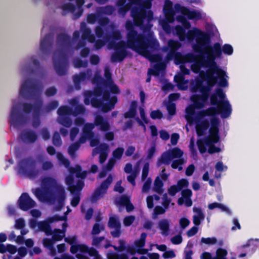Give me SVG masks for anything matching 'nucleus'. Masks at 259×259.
Listing matches in <instances>:
<instances>
[{
	"label": "nucleus",
	"mask_w": 259,
	"mask_h": 259,
	"mask_svg": "<svg viewBox=\"0 0 259 259\" xmlns=\"http://www.w3.org/2000/svg\"><path fill=\"white\" fill-rule=\"evenodd\" d=\"M132 13V17L137 26L140 27L144 33H138L137 31L127 33L126 44L127 48L140 53L147 46L154 48L155 42L154 33L151 29L153 26L152 20L142 19L139 15L138 10L135 9Z\"/></svg>",
	"instance_id": "1"
},
{
	"label": "nucleus",
	"mask_w": 259,
	"mask_h": 259,
	"mask_svg": "<svg viewBox=\"0 0 259 259\" xmlns=\"http://www.w3.org/2000/svg\"><path fill=\"white\" fill-rule=\"evenodd\" d=\"M226 95L221 88L215 89L214 93L209 96L210 104L215 107H210L205 110L198 112L195 116L196 121H199L205 116L216 117L217 114H221L222 118H226L230 116L232 113V108L229 102L225 100Z\"/></svg>",
	"instance_id": "2"
},
{
	"label": "nucleus",
	"mask_w": 259,
	"mask_h": 259,
	"mask_svg": "<svg viewBox=\"0 0 259 259\" xmlns=\"http://www.w3.org/2000/svg\"><path fill=\"white\" fill-rule=\"evenodd\" d=\"M42 86L36 80L31 79L25 80L21 84L19 94L27 100H35L36 103L32 104L29 103L22 104V110L25 114H30L33 111L35 113L37 107L40 106L41 110L43 102L40 98Z\"/></svg>",
	"instance_id": "3"
},
{
	"label": "nucleus",
	"mask_w": 259,
	"mask_h": 259,
	"mask_svg": "<svg viewBox=\"0 0 259 259\" xmlns=\"http://www.w3.org/2000/svg\"><path fill=\"white\" fill-rule=\"evenodd\" d=\"M57 44L61 48L53 55V61L55 70L59 76L66 74L69 65L67 50L72 47L70 37L66 33H59L57 36Z\"/></svg>",
	"instance_id": "4"
},
{
	"label": "nucleus",
	"mask_w": 259,
	"mask_h": 259,
	"mask_svg": "<svg viewBox=\"0 0 259 259\" xmlns=\"http://www.w3.org/2000/svg\"><path fill=\"white\" fill-rule=\"evenodd\" d=\"M207 62L210 65V68L207 69L206 72H201V74H203L205 79L207 82L210 84L211 90L212 88L218 82L220 87L225 88L228 87V82L227 78L228 76L226 72L221 68L214 61V58L212 59H208Z\"/></svg>",
	"instance_id": "5"
},
{
	"label": "nucleus",
	"mask_w": 259,
	"mask_h": 259,
	"mask_svg": "<svg viewBox=\"0 0 259 259\" xmlns=\"http://www.w3.org/2000/svg\"><path fill=\"white\" fill-rule=\"evenodd\" d=\"M207 85H203L202 80L198 79L195 83L191 84V90L193 93L199 92L201 94H195L191 96V100L196 109L203 108L207 103L211 92L210 84L207 82Z\"/></svg>",
	"instance_id": "6"
},
{
	"label": "nucleus",
	"mask_w": 259,
	"mask_h": 259,
	"mask_svg": "<svg viewBox=\"0 0 259 259\" xmlns=\"http://www.w3.org/2000/svg\"><path fill=\"white\" fill-rule=\"evenodd\" d=\"M186 38L189 41L196 38V43L193 46V50L195 53L202 56L204 54V50L209 49L208 46L210 42L209 35L196 27L188 31Z\"/></svg>",
	"instance_id": "7"
},
{
	"label": "nucleus",
	"mask_w": 259,
	"mask_h": 259,
	"mask_svg": "<svg viewBox=\"0 0 259 259\" xmlns=\"http://www.w3.org/2000/svg\"><path fill=\"white\" fill-rule=\"evenodd\" d=\"M211 126L209 128V137H206L204 139H198L197 141V145L200 153L203 154L206 151V146L212 144L217 143L220 140L219 136V124L220 120L217 117L210 119Z\"/></svg>",
	"instance_id": "8"
},
{
	"label": "nucleus",
	"mask_w": 259,
	"mask_h": 259,
	"mask_svg": "<svg viewBox=\"0 0 259 259\" xmlns=\"http://www.w3.org/2000/svg\"><path fill=\"white\" fill-rule=\"evenodd\" d=\"M37 161L31 157H28L20 160L18 163V171L20 175L29 178L30 179L36 178L40 170L36 167Z\"/></svg>",
	"instance_id": "9"
},
{
	"label": "nucleus",
	"mask_w": 259,
	"mask_h": 259,
	"mask_svg": "<svg viewBox=\"0 0 259 259\" xmlns=\"http://www.w3.org/2000/svg\"><path fill=\"white\" fill-rule=\"evenodd\" d=\"M209 49L204 50V54L207 55L206 59L204 57L194 62L192 65V70L195 73H198L201 67L210 68V65L207 62L208 59H212L214 58L215 60L216 56H220L221 54V50L220 45L218 42L214 44L213 46H208Z\"/></svg>",
	"instance_id": "10"
},
{
	"label": "nucleus",
	"mask_w": 259,
	"mask_h": 259,
	"mask_svg": "<svg viewBox=\"0 0 259 259\" xmlns=\"http://www.w3.org/2000/svg\"><path fill=\"white\" fill-rule=\"evenodd\" d=\"M110 98V92L107 90H104L101 85L96 86L93 91H87L84 93V103L86 105L91 104L95 100H103V101H108Z\"/></svg>",
	"instance_id": "11"
},
{
	"label": "nucleus",
	"mask_w": 259,
	"mask_h": 259,
	"mask_svg": "<svg viewBox=\"0 0 259 259\" xmlns=\"http://www.w3.org/2000/svg\"><path fill=\"white\" fill-rule=\"evenodd\" d=\"M42 183L55 191L58 203V209L60 210L64 206V201L66 199V193L64 187L59 185L57 181L51 177L45 178L42 180Z\"/></svg>",
	"instance_id": "12"
},
{
	"label": "nucleus",
	"mask_w": 259,
	"mask_h": 259,
	"mask_svg": "<svg viewBox=\"0 0 259 259\" xmlns=\"http://www.w3.org/2000/svg\"><path fill=\"white\" fill-rule=\"evenodd\" d=\"M109 46L110 48L114 50V52L111 56L112 62H121L127 56L128 52L126 49L128 48L125 41L120 40L116 42L114 41H111L109 42Z\"/></svg>",
	"instance_id": "13"
},
{
	"label": "nucleus",
	"mask_w": 259,
	"mask_h": 259,
	"mask_svg": "<svg viewBox=\"0 0 259 259\" xmlns=\"http://www.w3.org/2000/svg\"><path fill=\"white\" fill-rule=\"evenodd\" d=\"M132 4L138 5L139 7H133L131 10V16L132 17L133 11L135 9L138 10L139 15L142 16V19H148L149 20H153V13L152 11H146L151 7V0H129Z\"/></svg>",
	"instance_id": "14"
},
{
	"label": "nucleus",
	"mask_w": 259,
	"mask_h": 259,
	"mask_svg": "<svg viewBox=\"0 0 259 259\" xmlns=\"http://www.w3.org/2000/svg\"><path fill=\"white\" fill-rule=\"evenodd\" d=\"M113 178L111 175H109L107 178L103 181L100 186L96 188L90 197V201L92 203H96L101 198H103L112 183Z\"/></svg>",
	"instance_id": "15"
},
{
	"label": "nucleus",
	"mask_w": 259,
	"mask_h": 259,
	"mask_svg": "<svg viewBox=\"0 0 259 259\" xmlns=\"http://www.w3.org/2000/svg\"><path fill=\"white\" fill-rule=\"evenodd\" d=\"M80 30L81 32V40L76 45V48L77 49L85 47L86 46V40L91 43H93L96 40L95 36L92 33L91 28L87 27L85 22L81 23Z\"/></svg>",
	"instance_id": "16"
},
{
	"label": "nucleus",
	"mask_w": 259,
	"mask_h": 259,
	"mask_svg": "<svg viewBox=\"0 0 259 259\" xmlns=\"http://www.w3.org/2000/svg\"><path fill=\"white\" fill-rule=\"evenodd\" d=\"M153 40L155 42L154 48L147 46L140 54L145 57L151 62L157 63L162 60L160 55L158 54H154L153 53L159 50V44L157 39L155 37Z\"/></svg>",
	"instance_id": "17"
},
{
	"label": "nucleus",
	"mask_w": 259,
	"mask_h": 259,
	"mask_svg": "<svg viewBox=\"0 0 259 259\" xmlns=\"http://www.w3.org/2000/svg\"><path fill=\"white\" fill-rule=\"evenodd\" d=\"M93 101L92 107L101 109L102 112L106 113L114 108L115 105L117 102V98L115 96H112L108 101V102L106 103H104L103 100H97L94 99Z\"/></svg>",
	"instance_id": "18"
},
{
	"label": "nucleus",
	"mask_w": 259,
	"mask_h": 259,
	"mask_svg": "<svg viewBox=\"0 0 259 259\" xmlns=\"http://www.w3.org/2000/svg\"><path fill=\"white\" fill-rule=\"evenodd\" d=\"M26 121V118L20 113L18 107L16 105H13L10 116L11 124L17 127L24 124Z\"/></svg>",
	"instance_id": "19"
},
{
	"label": "nucleus",
	"mask_w": 259,
	"mask_h": 259,
	"mask_svg": "<svg viewBox=\"0 0 259 259\" xmlns=\"http://www.w3.org/2000/svg\"><path fill=\"white\" fill-rule=\"evenodd\" d=\"M18 206L23 211H27L36 205L35 202L27 193H23L18 200Z\"/></svg>",
	"instance_id": "20"
},
{
	"label": "nucleus",
	"mask_w": 259,
	"mask_h": 259,
	"mask_svg": "<svg viewBox=\"0 0 259 259\" xmlns=\"http://www.w3.org/2000/svg\"><path fill=\"white\" fill-rule=\"evenodd\" d=\"M175 9L177 11H179L181 14L190 19V20H200L202 18L201 14L199 11L196 10H190L187 7L182 6L179 4L175 5Z\"/></svg>",
	"instance_id": "21"
},
{
	"label": "nucleus",
	"mask_w": 259,
	"mask_h": 259,
	"mask_svg": "<svg viewBox=\"0 0 259 259\" xmlns=\"http://www.w3.org/2000/svg\"><path fill=\"white\" fill-rule=\"evenodd\" d=\"M65 182L68 186V189L71 193L80 192L84 186V182L82 180L77 181L76 184L74 185V179L71 175H69L66 178Z\"/></svg>",
	"instance_id": "22"
},
{
	"label": "nucleus",
	"mask_w": 259,
	"mask_h": 259,
	"mask_svg": "<svg viewBox=\"0 0 259 259\" xmlns=\"http://www.w3.org/2000/svg\"><path fill=\"white\" fill-rule=\"evenodd\" d=\"M92 77V71L88 69L86 71L80 72L79 74L73 75V79L75 88L80 89V83L86 80H90Z\"/></svg>",
	"instance_id": "23"
},
{
	"label": "nucleus",
	"mask_w": 259,
	"mask_h": 259,
	"mask_svg": "<svg viewBox=\"0 0 259 259\" xmlns=\"http://www.w3.org/2000/svg\"><path fill=\"white\" fill-rule=\"evenodd\" d=\"M53 45V36L50 33L47 34L40 40V50L43 54H48L51 52Z\"/></svg>",
	"instance_id": "24"
},
{
	"label": "nucleus",
	"mask_w": 259,
	"mask_h": 259,
	"mask_svg": "<svg viewBox=\"0 0 259 259\" xmlns=\"http://www.w3.org/2000/svg\"><path fill=\"white\" fill-rule=\"evenodd\" d=\"M94 123L95 126L99 127V130L102 132H108L110 130L109 122L101 115L97 114L95 116Z\"/></svg>",
	"instance_id": "25"
},
{
	"label": "nucleus",
	"mask_w": 259,
	"mask_h": 259,
	"mask_svg": "<svg viewBox=\"0 0 259 259\" xmlns=\"http://www.w3.org/2000/svg\"><path fill=\"white\" fill-rule=\"evenodd\" d=\"M245 249L248 255H252L258 248H259V239H251L248 240L247 243L241 246Z\"/></svg>",
	"instance_id": "26"
},
{
	"label": "nucleus",
	"mask_w": 259,
	"mask_h": 259,
	"mask_svg": "<svg viewBox=\"0 0 259 259\" xmlns=\"http://www.w3.org/2000/svg\"><path fill=\"white\" fill-rule=\"evenodd\" d=\"M19 137L23 142L30 143H34L37 139V134L31 130L23 131Z\"/></svg>",
	"instance_id": "27"
},
{
	"label": "nucleus",
	"mask_w": 259,
	"mask_h": 259,
	"mask_svg": "<svg viewBox=\"0 0 259 259\" xmlns=\"http://www.w3.org/2000/svg\"><path fill=\"white\" fill-rule=\"evenodd\" d=\"M196 122V132L197 136L199 137L203 136L205 131L209 127L210 124H211L210 122L209 123L207 119H204L202 121L200 120L199 121Z\"/></svg>",
	"instance_id": "28"
},
{
	"label": "nucleus",
	"mask_w": 259,
	"mask_h": 259,
	"mask_svg": "<svg viewBox=\"0 0 259 259\" xmlns=\"http://www.w3.org/2000/svg\"><path fill=\"white\" fill-rule=\"evenodd\" d=\"M36 197L40 201H48L50 200L52 193L49 190V188H46L42 190L40 188H36L34 192Z\"/></svg>",
	"instance_id": "29"
},
{
	"label": "nucleus",
	"mask_w": 259,
	"mask_h": 259,
	"mask_svg": "<svg viewBox=\"0 0 259 259\" xmlns=\"http://www.w3.org/2000/svg\"><path fill=\"white\" fill-rule=\"evenodd\" d=\"M195 109H196V108L193 104V105H189L186 108L185 118L190 124L193 123L194 121H198L196 120L195 116H194L195 114Z\"/></svg>",
	"instance_id": "30"
},
{
	"label": "nucleus",
	"mask_w": 259,
	"mask_h": 259,
	"mask_svg": "<svg viewBox=\"0 0 259 259\" xmlns=\"http://www.w3.org/2000/svg\"><path fill=\"white\" fill-rule=\"evenodd\" d=\"M158 228L162 231V234L167 236L169 231V221L167 219L160 220L158 223Z\"/></svg>",
	"instance_id": "31"
},
{
	"label": "nucleus",
	"mask_w": 259,
	"mask_h": 259,
	"mask_svg": "<svg viewBox=\"0 0 259 259\" xmlns=\"http://www.w3.org/2000/svg\"><path fill=\"white\" fill-rule=\"evenodd\" d=\"M70 172L71 174H75L76 178L81 179H84L88 173L87 170L82 171L81 167L79 165H76L75 167L71 168Z\"/></svg>",
	"instance_id": "32"
},
{
	"label": "nucleus",
	"mask_w": 259,
	"mask_h": 259,
	"mask_svg": "<svg viewBox=\"0 0 259 259\" xmlns=\"http://www.w3.org/2000/svg\"><path fill=\"white\" fill-rule=\"evenodd\" d=\"M71 104L74 106V111L72 110V115L76 116L79 114H84L85 113V108L84 106L81 104H77V101L76 100H72Z\"/></svg>",
	"instance_id": "33"
},
{
	"label": "nucleus",
	"mask_w": 259,
	"mask_h": 259,
	"mask_svg": "<svg viewBox=\"0 0 259 259\" xmlns=\"http://www.w3.org/2000/svg\"><path fill=\"white\" fill-rule=\"evenodd\" d=\"M165 68V64L161 61L160 62H157L154 65V69H149L148 73L154 75H157L160 71L164 70Z\"/></svg>",
	"instance_id": "34"
},
{
	"label": "nucleus",
	"mask_w": 259,
	"mask_h": 259,
	"mask_svg": "<svg viewBox=\"0 0 259 259\" xmlns=\"http://www.w3.org/2000/svg\"><path fill=\"white\" fill-rule=\"evenodd\" d=\"M95 124L93 123H85L82 129V133L85 136L88 137L89 139L92 138L94 136V133L92 131L95 128Z\"/></svg>",
	"instance_id": "35"
},
{
	"label": "nucleus",
	"mask_w": 259,
	"mask_h": 259,
	"mask_svg": "<svg viewBox=\"0 0 259 259\" xmlns=\"http://www.w3.org/2000/svg\"><path fill=\"white\" fill-rule=\"evenodd\" d=\"M38 227L40 231L45 232L47 235H50L52 234L53 231L50 225V223L48 221L38 222Z\"/></svg>",
	"instance_id": "36"
},
{
	"label": "nucleus",
	"mask_w": 259,
	"mask_h": 259,
	"mask_svg": "<svg viewBox=\"0 0 259 259\" xmlns=\"http://www.w3.org/2000/svg\"><path fill=\"white\" fill-rule=\"evenodd\" d=\"M201 56L199 54V55H196L193 53H189L184 55V63H194L197 60L204 57V55Z\"/></svg>",
	"instance_id": "37"
},
{
	"label": "nucleus",
	"mask_w": 259,
	"mask_h": 259,
	"mask_svg": "<svg viewBox=\"0 0 259 259\" xmlns=\"http://www.w3.org/2000/svg\"><path fill=\"white\" fill-rule=\"evenodd\" d=\"M172 158L169 152L163 153L157 161V166H159L161 164H169Z\"/></svg>",
	"instance_id": "38"
},
{
	"label": "nucleus",
	"mask_w": 259,
	"mask_h": 259,
	"mask_svg": "<svg viewBox=\"0 0 259 259\" xmlns=\"http://www.w3.org/2000/svg\"><path fill=\"white\" fill-rule=\"evenodd\" d=\"M175 33L178 35L179 40L184 41L186 38V32L185 28L181 25H177L175 28Z\"/></svg>",
	"instance_id": "39"
},
{
	"label": "nucleus",
	"mask_w": 259,
	"mask_h": 259,
	"mask_svg": "<svg viewBox=\"0 0 259 259\" xmlns=\"http://www.w3.org/2000/svg\"><path fill=\"white\" fill-rule=\"evenodd\" d=\"M41 110H40V106L37 107L35 113H33V120L32 125L33 127L37 128L40 124V120L39 117L40 115Z\"/></svg>",
	"instance_id": "40"
},
{
	"label": "nucleus",
	"mask_w": 259,
	"mask_h": 259,
	"mask_svg": "<svg viewBox=\"0 0 259 259\" xmlns=\"http://www.w3.org/2000/svg\"><path fill=\"white\" fill-rule=\"evenodd\" d=\"M57 113L61 117L70 115L72 114V109L66 105L61 106L58 108Z\"/></svg>",
	"instance_id": "41"
},
{
	"label": "nucleus",
	"mask_w": 259,
	"mask_h": 259,
	"mask_svg": "<svg viewBox=\"0 0 259 259\" xmlns=\"http://www.w3.org/2000/svg\"><path fill=\"white\" fill-rule=\"evenodd\" d=\"M115 11L114 7L111 5H108L105 7L99 8L98 13L101 15H111Z\"/></svg>",
	"instance_id": "42"
},
{
	"label": "nucleus",
	"mask_w": 259,
	"mask_h": 259,
	"mask_svg": "<svg viewBox=\"0 0 259 259\" xmlns=\"http://www.w3.org/2000/svg\"><path fill=\"white\" fill-rule=\"evenodd\" d=\"M219 45H220V49L221 50V54L220 56H216V58H220L222 57V52H223L225 54L228 55H231L233 53V48L232 46L230 44H225L223 45V47L222 48L221 44L219 42H218Z\"/></svg>",
	"instance_id": "43"
},
{
	"label": "nucleus",
	"mask_w": 259,
	"mask_h": 259,
	"mask_svg": "<svg viewBox=\"0 0 259 259\" xmlns=\"http://www.w3.org/2000/svg\"><path fill=\"white\" fill-rule=\"evenodd\" d=\"M108 226L110 228H121V224L115 216H111L109 218Z\"/></svg>",
	"instance_id": "44"
},
{
	"label": "nucleus",
	"mask_w": 259,
	"mask_h": 259,
	"mask_svg": "<svg viewBox=\"0 0 259 259\" xmlns=\"http://www.w3.org/2000/svg\"><path fill=\"white\" fill-rule=\"evenodd\" d=\"M181 46V44L177 40L170 39L168 41V46L170 51H177Z\"/></svg>",
	"instance_id": "45"
},
{
	"label": "nucleus",
	"mask_w": 259,
	"mask_h": 259,
	"mask_svg": "<svg viewBox=\"0 0 259 259\" xmlns=\"http://www.w3.org/2000/svg\"><path fill=\"white\" fill-rule=\"evenodd\" d=\"M163 184L162 181L159 179V177H157L154 182V190L157 193L161 194L163 192L162 187Z\"/></svg>",
	"instance_id": "46"
},
{
	"label": "nucleus",
	"mask_w": 259,
	"mask_h": 259,
	"mask_svg": "<svg viewBox=\"0 0 259 259\" xmlns=\"http://www.w3.org/2000/svg\"><path fill=\"white\" fill-rule=\"evenodd\" d=\"M79 147V145L76 142H75L69 146L68 147V152L72 158H74L75 156V153L76 151L78 150Z\"/></svg>",
	"instance_id": "47"
},
{
	"label": "nucleus",
	"mask_w": 259,
	"mask_h": 259,
	"mask_svg": "<svg viewBox=\"0 0 259 259\" xmlns=\"http://www.w3.org/2000/svg\"><path fill=\"white\" fill-rule=\"evenodd\" d=\"M169 153L172 159L176 158H180L183 154V152L180 148L177 147L172 149L169 151Z\"/></svg>",
	"instance_id": "48"
},
{
	"label": "nucleus",
	"mask_w": 259,
	"mask_h": 259,
	"mask_svg": "<svg viewBox=\"0 0 259 259\" xmlns=\"http://www.w3.org/2000/svg\"><path fill=\"white\" fill-rule=\"evenodd\" d=\"M59 122L66 127H69L72 124V120L67 116H61L59 120Z\"/></svg>",
	"instance_id": "49"
},
{
	"label": "nucleus",
	"mask_w": 259,
	"mask_h": 259,
	"mask_svg": "<svg viewBox=\"0 0 259 259\" xmlns=\"http://www.w3.org/2000/svg\"><path fill=\"white\" fill-rule=\"evenodd\" d=\"M84 3V0H76V4L78 8V11L74 14L75 19L79 18L82 14L83 9L82 6Z\"/></svg>",
	"instance_id": "50"
},
{
	"label": "nucleus",
	"mask_w": 259,
	"mask_h": 259,
	"mask_svg": "<svg viewBox=\"0 0 259 259\" xmlns=\"http://www.w3.org/2000/svg\"><path fill=\"white\" fill-rule=\"evenodd\" d=\"M53 144L56 147H60L62 144V141L61 139L59 133L58 132H55L54 133L52 139Z\"/></svg>",
	"instance_id": "51"
},
{
	"label": "nucleus",
	"mask_w": 259,
	"mask_h": 259,
	"mask_svg": "<svg viewBox=\"0 0 259 259\" xmlns=\"http://www.w3.org/2000/svg\"><path fill=\"white\" fill-rule=\"evenodd\" d=\"M228 252L225 249L220 248L216 251V256L213 259H226Z\"/></svg>",
	"instance_id": "52"
},
{
	"label": "nucleus",
	"mask_w": 259,
	"mask_h": 259,
	"mask_svg": "<svg viewBox=\"0 0 259 259\" xmlns=\"http://www.w3.org/2000/svg\"><path fill=\"white\" fill-rule=\"evenodd\" d=\"M72 194H73L74 196L71 200L70 204L72 207H75L78 205L80 200V192Z\"/></svg>",
	"instance_id": "53"
},
{
	"label": "nucleus",
	"mask_w": 259,
	"mask_h": 259,
	"mask_svg": "<svg viewBox=\"0 0 259 259\" xmlns=\"http://www.w3.org/2000/svg\"><path fill=\"white\" fill-rule=\"evenodd\" d=\"M59 106V103L56 100H53L49 102L45 107V110L46 112H49L56 109Z\"/></svg>",
	"instance_id": "54"
},
{
	"label": "nucleus",
	"mask_w": 259,
	"mask_h": 259,
	"mask_svg": "<svg viewBox=\"0 0 259 259\" xmlns=\"http://www.w3.org/2000/svg\"><path fill=\"white\" fill-rule=\"evenodd\" d=\"M64 237V232L60 229L54 230L52 238L53 240L57 241H61Z\"/></svg>",
	"instance_id": "55"
},
{
	"label": "nucleus",
	"mask_w": 259,
	"mask_h": 259,
	"mask_svg": "<svg viewBox=\"0 0 259 259\" xmlns=\"http://www.w3.org/2000/svg\"><path fill=\"white\" fill-rule=\"evenodd\" d=\"M61 9L64 11L73 13L75 11L76 8L74 5L71 3H67L62 5Z\"/></svg>",
	"instance_id": "56"
},
{
	"label": "nucleus",
	"mask_w": 259,
	"mask_h": 259,
	"mask_svg": "<svg viewBox=\"0 0 259 259\" xmlns=\"http://www.w3.org/2000/svg\"><path fill=\"white\" fill-rule=\"evenodd\" d=\"M103 85L105 87H108L110 89L109 92L112 94H117L120 92L118 87L114 83L113 81L110 82L107 84H103Z\"/></svg>",
	"instance_id": "57"
},
{
	"label": "nucleus",
	"mask_w": 259,
	"mask_h": 259,
	"mask_svg": "<svg viewBox=\"0 0 259 259\" xmlns=\"http://www.w3.org/2000/svg\"><path fill=\"white\" fill-rule=\"evenodd\" d=\"M67 217L66 215L60 216L58 214H55L51 217L48 218V221L50 223H52L55 222L64 221H66Z\"/></svg>",
	"instance_id": "58"
},
{
	"label": "nucleus",
	"mask_w": 259,
	"mask_h": 259,
	"mask_svg": "<svg viewBox=\"0 0 259 259\" xmlns=\"http://www.w3.org/2000/svg\"><path fill=\"white\" fill-rule=\"evenodd\" d=\"M105 37L106 38H111L113 40H118L121 39V35L119 31L114 30L111 34H106Z\"/></svg>",
	"instance_id": "59"
},
{
	"label": "nucleus",
	"mask_w": 259,
	"mask_h": 259,
	"mask_svg": "<svg viewBox=\"0 0 259 259\" xmlns=\"http://www.w3.org/2000/svg\"><path fill=\"white\" fill-rule=\"evenodd\" d=\"M184 160L183 158H179L178 159L174 160L171 164V167L174 169L178 168L179 170L182 169L181 165L184 163Z\"/></svg>",
	"instance_id": "60"
},
{
	"label": "nucleus",
	"mask_w": 259,
	"mask_h": 259,
	"mask_svg": "<svg viewBox=\"0 0 259 259\" xmlns=\"http://www.w3.org/2000/svg\"><path fill=\"white\" fill-rule=\"evenodd\" d=\"M104 76L106 80L104 79L103 84H107L110 82L113 81L112 79V74L110 69L107 67H106L104 69Z\"/></svg>",
	"instance_id": "61"
},
{
	"label": "nucleus",
	"mask_w": 259,
	"mask_h": 259,
	"mask_svg": "<svg viewBox=\"0 0 259 259\" xmlns=\"http://www.w3.org/2000/svg\"><path fill=\"white\" fill-rule=\"evenodd\" d=\"M74 66L76 68L87 67L88 65L87 61H82V60L77 58L73 61Z\"/></svg>",
	"instance_id": "62"
},
{
	"label": "nucleus",
	"mask_w": 259,
	"mask_h": 259,
	"mask_svg": "<svg viewBox=\"0 0 259 259\" xmlns=\"http://www.w3.org/2000/svg\"><path fill=\"white\" fill-rule=\"evenodd\" d=\"M57 158L58 159V160L64 165H65L66 167H68L70 165V161L69 160L64 157L63 155L60 153L58 152L57 154Z\"/></svg>",
	"instance_id": "63"
},
{
	"label": "nucleus",
	"mask_w": 259,
	"mask_h": 259,
	"mask_svg": "<svg viewBox=\"0 0 259 259\" xmlns=\"http://www.w3.org/2000/svg\"><path fill=\"white\" fill-rule=\"evenodd\" d=\"M124 152V148L122 147H118L113 152V157L116 159H120L122 157Z\"/></svg>",
	"instance_id": "64"
}]
</instances>
